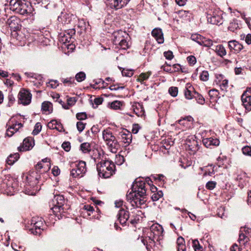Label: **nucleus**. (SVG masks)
Here are the masks:
<instances>
[{
	"instance_id": "nucleus-10",
	"label": "nucleus",
	"mask_w": 251,
	"mask_h": 251,
	"mask_svg": "<svg viewBox=\"0 0 251 251\" xmlns=\"http://www.w3.org/2000/svg\"><path fill=\"white\" fill-rule=\"evenodd\" d=\"M207 18L208 22L211 24L220 25L223 23L222 12L219 11H214L212 14H208Z\"/></svg>"
},
{
	"instance_id": "nucleus-53",
	"label": "nucleus",
	"mask_w": 251,
	"mask_h": 251,
	"mask_svg": "<svg viewBox=\"0 0 251 251\" xmlns=\"http://www.w3.org/2000/svg\"><path fill=\"white\" fill-rule=\"evenodd\" d=\"M61 81L65 85H70L74 82V79L73 78H62Z\"/></svg>"
},
{
	"instance_id": "nucleus-40",
	"label": "nucleus",
	"mask_w": 251,
	"mask_h": 251,
	"mask_svg": "<svg viewBox=\"0 0 251 251\" xmlns=\"http://www.w3.org/2000/svg\"><path fill=\"white\" fill-rule=\"evenodd\" d=\"M80 150L83 153H88L91 151V145L89 143H83L80 145Z\"/></svg>"
},
{
	"instance_id": "nucleus-18",
	"label": "nucleus",
	"mask_w": 251,
	"mask_h": 251,
	"mask_svg": "<svg viewBox=\"0 0 251 251\" xmlns=\"http://www.w3.org/2000/svg\"><path fill=\"white\" fill-rule=\"evenodd\" d=\"M152 36L155 39L158 44L164 43V37L161 28H155L151 31Z\"/></svg>"
},
{
	"instance_id": "nucleus-52",
	"label": "nucleus",
	"mask_w": 251,
	"mask_h": 251,
	"mask_svg": "<svg viewBox=\"0 0 251 251\" xmlns=\"http://www.w3.org/2000/svg\"><path fill=\"white\" fill-rule=\"evenodd\" d=\"M163 197V193L162 191H159L156 193H154L151 196V199L153 201H157L160 198Z\"/></svg>"
},
{
	"instance_id": "nucleus-55",
	"label": "nucleus",
	"mask_w": 251,
	"mask_h": 251,
	"mask_svg": "<svg viewBox=\"0 0 251 251\" xmlns=\"http://www.w3.org/2000/svg\"><path fill=\"white\" fill-rule=\"evenodd\" d=\"M216 182L215 181H209L206 184L205 187L207 189L213 190L216 186Z\"/></svg>"
},
{
	"instance_id": "nucleus-32",
	"label": "nucleus",
	"mask_w": 251,
	"mask_h": 251,
	"mask_svg": "<svg viewBox=\"0 0 251 251\" xmlns=\"http://www.w3.org/2000/svg\"><path fill=\"white\" fill-rule=\"evenodd\" d=\"M23 1L21 0H11L10 1V9L17 13Z\"/></svg>"
},
{
	"instance_id": "nucleus-20",
	"label": "nucleus",
	"mask_w": 251,
	"mask_h": 251,
	"mask_svg": "<svg viewBox=\"0 0 251 251\" xmlns=\"http://www.w3.org/2000/svg\"><path fill=\"white\" fill-rule=\"evenodd\" d=\"M228 46L231 51L234 50L235 53H239L243 49V46L236 40L229 41Z\"/></svg>"
},
{
	"instance_id": "nucleus-34",
	"label": "nucleus",
	"mask_w": 251,
	"mask_h": 251,
	"mask_svg": "<svg viewBox=\"0 0 251 251\" xmlns=\"http://www.w3.org/2000/svg\"><path fill=\"white\" fill-rule=\"evenodd\" d=\"M19 157L20 155L18 153L10 154L6 160L7 163L10 165H13Z\"/></svg>"
},
{
	"instance_id": "nucleus-57",
	"label": "nucleus",
	"mask_w": 251,
	"mask_h": 251,
	"mask_svg": "<svg viewBox=\"0 0 251 251\" xmlns=\"http://www.w3.org/2000/svg\"><path fill=\"white\" fill-rule=\"evenodd\" d=\"M14 82L13 81L10 80V79H7L6 80V82H5V84L7 86H9L8 87V90H6V91L10 93L12 92V91L13 90V88L12 87Z\"/></svg>"
},
{
	"instance_id": "nucleus-3",
	"label": "nucleus",
	"mask_w": 251,
	"mask_h": 251,
	"mask_svg": "<svg viewBox=\"0 0 251 251\" xmlns=\"http://www.w3.org/2000/svg\"><path fill=\"white\" fill-rule=\"evenodd\" d=\"M102 138L110 151L116 153L120 145L110 129H106L102 131Z\"/></svg>"
},
{
	"instance_id": "nucleus-30",
	"label": "nucleus",
	"mask_w": 251,
	"mask_h": 251,
	"mask_svg": "<svg viewBox=\"0 0 251 251\" xmlns=\"http://www.w3.org/2000/svg\"><path fill=\"white\" fill-rule=\"evenodd\" d=\"M30 6H29L28 5L23 1L19 8L18 9L17 13L24 15L30 13Z\"/></svg>"
},
{
	"instance_id": "nucleus-23",
	"label": "nucleus",
	"mask_w": 251,
	"mask_h": 251,
	"mask_svg": "<svg viewBox=\"0 0 251 251\" xmlns=\"http://www.w3.org/2000/svg\"><path fill=\"white\" fill-rule=\"evenodd\" d=\"M48 128L51 129H55L59 132L64 131V128L60 122L56 120L50 121L47 125Z\"/></svg>"
},
{
	"instance_id": "nucleus-43",
	"label": "nucleus",
	"mask_w": 251,
	"mask_h": 251,
	"mask_svg": "<svg viewBox=\"0 0 251 251\" xmlns=\"http://www.w3.org/2000/svg\"><path fill=\"white\" fill-rule=\"evenodd\" d=\"M179 15L180 17L189 19L191 16V13L189 11L180 10L179 11Z\"/></svg>"
},
{
	"instance_id": "nucleus-60",
	"label": "nucleus",
	"mask_w": 251,
	"mask_h": 251,
	"mask_svg": "<svg viewBox=\"0 0 251 251\" xmlns=\"http://www.w3.org/2000/svg\"><path fill=\"white\" fill-rule=\"evenodd\" d=\"M85 124L82 122H78L76 123L77 129L79 132H82L85 127Z\"/></svg>"
},
{
	"instance_id": "nucleus-6",
	"label": "nucleus",
	"mask_w": 251,
	"mask_h": 251,
	"mask_svg": "<svg viewBox=\"0 0 251 251\" xmlns=\"http://www.w3.org/2000/svg\"><path fill=\"white\" fill-rule=\"evenodd\" d=\"M31 225H33L30 230L34 235H40L44 230V221L41 217H33L31 220Z\"/></svg>"
},
{
	"instance_id": "nucleus-58",
	"label": "nucleus",
	"mask_w": 251,
	"mask_h": 251,
	"mask_svg": "<svg viewBox=\"0 0 251 251\" xmlns=\"http://www.w3.org/2000/svg\"><path fill=\"white\" fill-rule=\"evenodd\" d=\"M76 117L77 120L81 121L85 120L87 116L85 112H80L76 114Z\"/></svg>"
},
{
	"instance_id": "nucleus-63",
	"label": "nucleus",
	"mask_w": 251,
	"mask_h": 251,
	"mask_svg": "<svg viewBox=\"0 0 251 251\" xmlns=\"http://www.w3.org/2000/svg\"><path fill=\"white\" fill-rule=\"evenodd\" d=\"M13 249L16 251H24L25 248L22 246H18L16 244H12Z\"/></svg>"
},
{
	"instance_id": "nucleus-17",
	"label": "nucleus",
	"mask_w": 251,
	"mask_h": 251,
	"mask_svg": "<svg viewBox=\"0 0 251 251\" xmlns=\"http://www.w3.org/2000/svg\"><path fill=\"white\" fill-rule=\"evenodd\" d=\"M117 216L119 222L122 225L126 224L129 217L128 212L123 208L119 211Z\"/></svg>"
},
{
	"instance_id": "nucleus-33",
	"label": "nucleus",
	"mask_w": 251,
	"mask_h": 251,
	"mask_svg": "<svg viewBox=\"0 0 251 251\" xmlns=\"http://www.w3.org/2000/svg\"><path fill=\"white\" fill-rule=\"evenodd\" d=\"M177 251H186V246L184 239L182 237H179L177 240Z\"/></svg>"
},
{
	"instance_id": "nucleus-24",
	"label": "nucleus",
	"mask_w": 251,
	"mask_h": 251,
	"mask_svg": "<svg viewBox=\"0 0 251 251\" xmlns=\"http://www.w3.org/2000/svg\"><path fill=\"white\" fill-rule=\"evenodd\" d=\"M193 119L192 117L188 116L177 121V122L185 129H186L191 127L193 124Z\"/></svg>"
},
{
	"instance_id": "nucleus-62",
	"label": "nucleus",
	"mask_w": 251,
	"mask_h": 251,
	"mask_svg": "<svg viewBox=\"0 0 251 251\" xmlns=\"http://www.w3.org/2000/svg\"><path fill=\"white\" fill-rule=\"evenodd\" d=\"M164 56L165 57L166 59L170 60H172L174 57L173 52L171 50L165 51L164 52Z\"/></svg>"
},
{
	"instance_id": "nucleus-22",
	"label": "nucleus",
	"mask_w": 251,
	"mask_h": 251,
	"mask_svg": "<svg viewBox=\"0 0 251 251\" xmlns=\"http://www.w3.org/2000/svg\"><path fill=\"white\" fill-rule=\"evenodd\" d=\"M130 0H110L112 7L118 10L126 6Z\"/></svg>"
},
{
	"instance_id": "nucleus-45",
	"label": "nucleus",
	"mask_w": 251,
	"mask_h": 251,
	"mask_svg": "<svg viewBox=\"0 0 251 251\" xmlns=\"http://www.w3.org/2000/svg\"><path fill=\"white\" fill-rule=\"evenodd\" d=\"M192 246L195 251H202V247L200 245L198 240H193Z\"/></svg>"
},
{
	"instance_id": "nucleus-16",
	"label": "nucleus",
	"mask_w": 251,
	"mask_h": 251,
	"mask_svg": "<svg viewBox=\"0 0 251 251\" xmlns=\"http://www.w3.org/2000/svg\"><path fill=\"white\" fill-rule=\"evenodd\" d=\"M132 110L138 117H143L145 116V110L141 103L134 102L132 105Z\"/></svg>"
},
{
	"instance_id": "nucleus-36",
	"label": "nucleus",
	"mask_w": 251,
	"mask_h": 251,
	"mask_svg": "<svg viewBox=\"0 0 251 251\" xmlns=\"http://www.w3.org/2000/svg\"><path fill=\"white\" fill-rule=\"evenodd\" d=\"M76 99L75 98H69L67 99V103L63 102L62 104V107L65 109H68L70 106L74 105L76 102Z\"/></svg>"
},
{
	"instance_id": "nucleus-4",
	"label": "nucleus",
	"mask_w": 251,
	"mask_h": 251,
	"mask_svg": "<svg viewBox=\"0 0 251 251\" xmlns=\"http://www.w3.org/2000/svg\"><path fill=\"white\" fill-rule=\"evenodd\" d=\"M71 167L73 168L71 170L70 176L73 178L81 177L86 172V163L83 161L74 163Z\"/></svg>"
},
{
	"instance_id": "nucleus-50",
	"label": "nucleus",
	"mask_w": 251,
	"mask_h": 251,
	"mask_svg": "<svg viewBox=\"0 0 251 251\" xmlns=\"http://www.w3.org/2000/svg\"><path fill=\"white\" fill-rule=\"evenodd\" d=\"M201 80L206 81L209 79V73L207 71H202L200 76Z\"/></svg>"
},
{
	"instance_id": "nucleus-1",
	"label": "nucleus",
	"mask_w": 251,
	"mask_h": 251,
	"mask_svg": "<svg viewBox=\"0 0 251 251\" xmlns=\"http://www.w3.org/2000/svg\"><path fill=\"white\" fill-rule=\"evenodd\" d=\"M146 183L142 180H135L132 187V191L126 196L128 201H130L133 207H141L146 201Z\"/></svg>"
},
{
	"instance_id": "nucleus-5",
	"label": "nucleus",
	"mask_w": 251,
	"mask_h": 251,
	"mask_svg": "<svg viewBox=\"0 0 251 251\" xmlns=\"http://www.w3.org/2000/svg\"><path fill=\"white\" fill-rule=\"evenodd\" d=\"M163 228L162 226L158 224H154L150 227V231L149 233L148 238L151 241L154 242V240L157 241L160 239V237L163 233Z\"/></svg>"
},
{
	"instance_id": "nucleus-8",
	"label": "nucleus",
	"mask_w": 251,
	"mask_h": 251,
	"mask_svg": "<svg viewBox=\"0 0 251 251\" xmlns=\"http://www.w3.org/2000/svg\"><path fill=\"white\" fill-rule=\"evenodd\" d=\"M54 206L51 208L54 214L58 212H63V206L65 203L64 198L61 195H56L54 197L53 200Z\"/></svg>"
},
{
	"instance_id": "nucleus-54",
	"label": "nucleus",
	"mask_w": 251,
	"mask_h": 251,
	"mask_svg": "<svg viewBox=\"0 0 251 251\" xmlns=\"http://www.w3.org/2000/svg\"><path fill=\"white\" fill-rule=\"evenodd\" d=\"M83 208L87 212V214L88 216H90L91 213H93V212L94 211L93 206L89 204L85 205L83 207Z\"/></svg>"
},
{
	"instance_id": "nucleus-46",
	"label": "nucleus",
	"mask_w": 251,
	"mask_h": 251,
	"mask_svg": "<svg viewBox=\"0 0 251 251\" xmlns=\"http://www.w3.org/2000/svg\"><path fill=\"white\" fill-rule=\"evenodd\" d=\"M75 79L78 82H81L84 80L86 77L85 74L83 72H80L75 75Z\"/></svg>"
},
{
	"instance_id": "nucleus-42",
	"label": "nucleus",
	"mask_w": 251,
	"mask_h": 251,
	"mask_svg": "<svg viewBox=\"0 0 251 251\" xmlns=\"http://www.w3.org/2000/svg\"><path fill=\"white\" fill-rule=\"evenodd\" d=\"M249 240V238L243 233L239 234L238 242L240 244L245 245Z\"/></svg>"
},
{
	"instance_id": "nucleus-56",
	"label": "nucleus",
	"mask_w": 251,
	"mask_h": 251,
	"mask_svg": "<svg viewBox=\"0 0 251 251\" xmlns=\"http://www.w3.org/2000/svg\"><path fill=\"white\" fill-rule=\"evenodd\" d=\"M216 79L215 82L217 84H220L223 80L224 79V76L222 74H216L215 75Z\"/></svg>"
},
{
	"instance_id": "nucleus-31",
	"label": "nucleus",
	"mask_w": 251,
	"mask_h": 251,
	"mask_svg": "<svg viewBox=\"0 0 251 251\" xmlns=\"http://www.w3.org/2000/svg\"><path fill=\"white\" fill-rule=\"evenodd\" d=\"M129 38V36L128 35L127 38L124 39L122 42H120V44H117V45H116L117 48L122 49L123 50L128 49L130 47Z\"/></svg>"
},
{
	"instance_id": "nucleus-59",
	"label": "nucleus",
	"mask_w": 251,
	"mask_h": 251,
	"mask_svg": "<svg viewBox=\"0 0 251 251\" xmlns=\"http://www.w3.org/2000/svg\"><path fill=\"white\" fill-rule=\"evenodd\" d=\"M195 98L197 102L199 104H203L205 102V98H203L202 95H197V97Z\"/></svg>"
},
{
	"instance_id": "nucleus-49",
	"label": "nucleus",
	"mask_w": 251,
	"mask_h": 251,
	"mask_svg": "<svg viewBox=\"0 0 251 251\" xmlns=\"http://www.w3.org/2000/svg\"><path fill=\"white\" fill-rule=\"evenodd\" d=\"M45 167V165L43 164L42 162H38L35 166V169L36 170V172L37 173L43 174V168Z\"/></svg>"
},
{
	"instance_id": "nucleus-12",
	"label": "nucleus",
	"mask_w": 251,
	"mask_h": 251,
	"mask_svg": "<svg viewBox=\"0 0 251 251\" xmlns=\"http://www.w3.org/2000/svg\"><path fill=\"white\" fill-rule=\"evenodd\" d=\"M34 145V139L32 137H27L24 140L23 145L18 148V150L21 152L29 151Z\"/></svg>"
},
{
	"instance_id": "nucleus-2",
	"label": "nucleus",
	"mask_w": 251,
	"mask_h": 251,
	"mask_svg": "<svg viewBox=\"0 0 251 251\" xmlns=\"http://www.w3.org/2000/svg\"><path fill=\"white\" fill-rule=\"evenodd\" d=\"M115 164L111 161L100 162L97 165V170L100 177L109 178L114 172Z\"/></svg>"
},
{
	"instance_id": "nucleus-7",
	"label": "nucleus",
	"mask_w": 251,
	"mask_h": 251,
	"mask_svg": "<svg viewBox=\"0 0 251 251\" xmlns=\"http://www.w3.org/2000/svg\"><path fill=\"white\" fill-rule=\"evenodd\" d=\"M8 126L6 130V134L9 137H11L15 132L22 128L23 125L15 121L14 119H10L7 124Z\"/></svg>"
},
{
	"instance_id": "nucleus-37",
	"label": "nucleus",
	"mask_w": 251,
	"mask_h": 251,
	"mask_svg": "<svg viewBox=\"0 0 251 251\" xmlns=\"http://www.w3.org/2000/svg\"><path fill=\"white\" fill-rule=\"evenodd\" d=\"M216 51L217 54L221 57H223L226 54V51L225 47L222 45H219L216 46Z\"/></svg>"
},
{
	"instance_id": "nucleus-64",
	"label": "nucleus",
	"mask_w": 251,
	"mask_h": 251,
	"mask_svg": "<svg viewBox=\"0 0 251 251\" xmlns=\"http://www.w3.org/2000/svg\"><path fill=\"white\" fill-rule=\"evenodd\" d=\"M219 85L220 86L221 89L222 90H224L228 86V80L226 79H224L222 80V82Z\"/></svg>"
},
{
	"instance_id": "nucleus-13",
	"label": "nucleus",
	"mask_w": 251,
	"mask_h": 251,
	"mask_svg": "<svg viewBox=\"0 0 251 251\" xmlns=\"http://www.w3.org/2000/svg\"><path fill=\"white\" fill-rule=\"evenodd\" d=\"M40 178V175H38L37 172L34 171L30 172L26 176L28 183L30 186L33 187L39 183V180Z\"/></svg>"
},
{
	"instance_id": "nucleus-44",
	"label": "nucleus",
	"mask_w": 251,
	"mask_h": 251,
	"mask_svg": "<svg viewBox=\"0 0 251 251\" xmlns=\"http://www.w3.org/2000/svg\"><path fill=\"white\" fill-rule=\"evenodd\" d=\"M42 127V125L40 123H37L34 127V129L32 133V134L33 135H36L38 134L39 132L41 131Z\"/></svg>"
},
{
	"instance_id": "nucleus-51",
	"label": "nucleus",
	"mask_w": 251,
	"mask_h": 251,
	"mask_svg": "<svg viewBox=\"0 0 251 251\" xmlns=\"http://www.w3.org/2000/svg\"><path fill=\"white\" fill-rule=\"evenodd\" d=\"M242 153L247 156H251V147L246 146L242 149Z\"/></svg>"
},
{
	"instance_id": "nucleus-47",
	"label": "nucleus",
	"mask_w": 251,
	"mask_h": 251,
	"mask_svg": "<svg viewBox=\"0 0 251 251\" xmlns=\"http://www.w3.org/2000/svg\"><path fill=\"white\" fill-rule=\"evenodd\" d=\"M47 85L48 87L54 89L59 86V83L56 80H50Z\"/></svg>"
},
{
	"instance_id": "nucleus-39",
	"label": "nucleus",
	"mask_w": 251,
	"mask_h": 251,
	"mask_svg": "<svg viewBox=\"0 0 251 251\" xmlns=\"http://www.w3.org/2000/svg\"><path fill=\"white\" fill-rule=\"evenodd\" d=\"M120 70H122V74L123 76L126 77H131L133 75V70L132 69H128L126 68H123L122 70V68H119Z\"/></svg>"
},
{
	"instance_id": "nucleus-29",
	"label": "nucleus",
	"mask_w": 251,
	"mask_h": 251,
	"mask_svg": "<svg viewBox=\"0 0 251 251\" xmlns=\"http://www.w3.org/2000/svg\"><path fill=\"white\" fill-rule=\"evenodd\" d=\"M32 95H18V103L23 105H28L31 100Z\"/></svg>"
},
{
	"instance_id": "nucleus-41",
	"label": "nucleus",
	"mask_w": 251,
	"mask_h": 251,
	"mask_svg": "<svg viewBox=\"0 0 251 251\" xmlns=\"http://www.w3.org/2000/svg\"><path fill=\"white\" fill-rule=\"evenodd\" d=\"M151 75V72H148L147 73H142L139 75L138 78H137V80L142 82L144 80H147Z\"/></svg>"
},
{
	"instance_id": "nucleus-28",
	"label": "nucleus",
	"mask_w": 251,
	"mask_h": 251,
	"mask_svg": "<svg viewBox=\"0 0 251 251\" xmlns=\"http://www.w3.org/2000/svg\"><path fill=\"white\" fill-rule=\"evenodd\" d=\"M241 100L245 108L248 110H251V95H241Z\"/></svg>"
},
{
	"instance_id": "nucleus-38",
	"label": "nucleus",
	"mask_w": 251,
	"mask_h": 251,
	"mask_svg": "<svg viewBox=\"0 0 251 251\" xmlns=\"http://www.w3.org/2000/svg\"><path fill=\"white\" fill-rule=\"evenodd\" d=\"M239 28L238 21L234 19L229 24L228 29L231 31L234 32L235 30Z\"/></svg>"
},
{
	"instance_id": "nucleus-26",
	"label": "nucleus",
	"mask_w": 251,
	"mask_h": 251,
	"mask_svg": "<svg viewBox=\"0 0 251 251\" xmlns=\"http://www.w3.org/2000/svg\"><path fill=\"white\" fill-rule=\"evenodd\" d=\"M52 104L49 101H45L42 103L41 110L44 113L50 114L52 112Z\"/></svg>"
},
{
	"instance_id": "nucleus-19",
	"label": "nucleus",
	"mask_w": 251,
	"mask_h": 251,
	"mask_svg": "<svg viewBox=\"0 0 251 251\" xmlns=\"http://www.w3.org/2000/svg\"><path fill=\"white\" fill-rule=\"evenodd\" d=\"M25 75L27 76L29 78V81L32 82L35 85L38 86L42 84L43 82L42 77L40 75L35 74H28L26 73Z\"/></svg>"
},
{
	"instance_id": "nucleus-14",
	"label": "nucleus",
	"mask_w": 251,
	"mask_h": 251,
	"mask_svg": "<svg viewBox=\"0 0 251 251\" xmlns=\"http://www.w3.org/2000/svg\"><path fill=\"white\" fill-rule=\"evenodd\" d=\"M113 44L115 45H117V44H120L122 41L126 38L128 37V33L126 31L120 30L117 31H115L113 33Z\"/></svg>"
},
{
	"instance_id": "nucleus-27",
	"label": "nucleus",
	"mask_w": 251,
	"mask_h": 251,
	"mask_svg": "<svg viewBox=\"0 0 251 251\" xmlns=\"http://www.w3.org/2000/svg\"><path fill=\"white\" fill-rule=\"evenodd\" d=\"M122 142H124L126 145H128L132 141V134L128 131L123 132L121 134Z\"/></svg>"
},
{
	"instance_id": "nucleus-21",
	"label": "nucleus",
	"mask_w": 251,
	"mask_h": 251,
	"mask_svg": "<svg viewBox=\"0 0 251 251\" xmlns=\"http://www.w3.org/2000/svg\"><path fill=\"white\" fill-rule=\"evenodd\" d=\"M203 144L206 148H212V147L218 146L219 145L220 141L217 138L212 137L203 138L202 139Z\"/></svg>"
},
{
	"instance_id": "nucleus-25",
	"label": "nucleus",
	"mask_w": 251,
	"mask_h": 251,
	"mask_svg": "<svg viewBox=\"0 0 251 251\" xmlns=\"http://www.w3.org/2000/svg\"><path fill=\"white\" fill-rule=\"evenodd\" d=\"M124 106V102L120 100H114L112 102H108L107 104L108 107L115 110H122Z\"/></svg>"
},
{
	"instance_id": "nucleus-48",
	"label": "nucleus",
	"mask_w": 251,
	"mask_h": 251,
	"mask_svg": "<svg viewBox=\"0 0 251 251\" xmlns=\"http://www.w3.org/2000/svg\"><path fill=\"white\" fill-rule=\"evenodd\" d=\"M125 162V158L123 156L120 154L116 155L115 163L118 165H122Z\"/></svg>"
},
{
	"instance_id": "nucleus-15",
	"label": "nucleus",
	"mask_w": 251,
	"mask_h": 251,
	"mask_svg": "<svg viewBox=\"0 0 251 251\" xmlns=\"http://www.w3.org/2000/svg\"><path fill=\"white\" fill-rule=\"evenodd\" d=\"M20 23V19L16 16L11 17L6 22L7 24L9 25L10 28L14 31L19 29L20 28L21 25Z\"/></svg>"
},
{
	"instance_id": "nucleus-9",
	"label": "nucleus",
	"mask_w": 251,
	"mask_h": 251,
	"mask_svg": "<svg viewBox=\"0 0 251 251\" xmlns=\"http://www.w3.org/2000/svg\"><path fill=\"white\" fill-rule=\"evenodd\" d=\"M76 18V17L75 15L64 11L58 17V21L63 24L66 25L75 21Z\"/></svg>"
},
{
	"instance_id": "nucleus-35",
	"label": "nucleus",
	"mask_w": 251,
	"mask_h": 251,
	"mask_svg": "<svg viewBox=\"0 0 251 251\" xmlns=\"http://www.w3.org/2000/svg\"><path fill=\"white\" fill-rule=\"evenodd\" d=\"M201 169L204 172L203 176H211L214 174V167L212 165L205 166Z\"/></svg>"
},
{
	"instance_id": "nucleus-11",
	"label": "nucleus",
	"mask_w": 251,
	"mask_h": 251,
	"mask_svg": "<svg viewBox=\"0 0 251 251\" xmlns=\"http://www.w3.org/2000/svg\"><path fill=\"white\" fill-rule=\"evenodd\" d=\"M185 148L190 154H194L199 149L198 143L193 137H191L186 140Z\"/></svg>"
},
{
	"instance_id": "nucleus-61",
	"label": "nucleus",
	"mask_w": 251,
	"mask_h": 251,
	"mask_svg": "<svg viewBox=\"0 0 251 251\" xmlns=\"http://www.w3.org/2000/svg\"><path fill=\"white\" fill-rule=\"evenodd\" d=\"M187 60L189 64L191 65H194L197 62L196 57L193 55L188 56L187 57Z\"/></svg>"
}]
</instances>
